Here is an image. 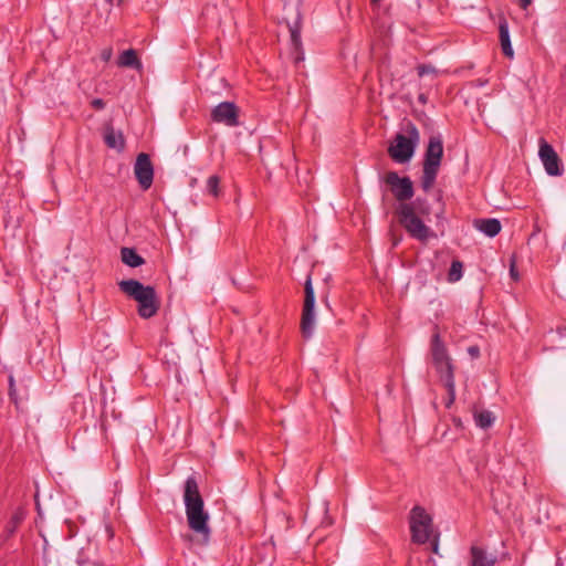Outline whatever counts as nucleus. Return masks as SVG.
<instances>
[{"label": "nucleus", "mask_w": 566, "mask_h": 566, "mask_svg": "<svg viewBox=\"0 0 566 566\" xmlns=\"http://www.w3.org/2000/svg\"><path fill=\"white\" fill-rule=\"evenodd\" d=\"M9 382H10V397L13 399V395H14V390H13V378L10 377L9 378Z\"/></svg>", "instance_id": "72a5a7b5"}, {"label": "nucleus", "mask_w": 566, "mask_h": 566, "mask_svg": "<svg viewBox=\"0 0 566 566\" xmlns=\"http://www.w3.org/2000/svg\"><path fill=\"white\" fill-rule=\"evenodd\" d=\"M437 200H438V201H440V202H441V200H442V191H441V190H439V191L437 192Z\"/></svg>", "instance_id": "f704fd0d"}, {"label": "nucleus", "mask_w": 566, "mask_h": 566, "mask_svg": "<svg viewBox=\"0 0 566 566\" xmlns=\"http://www.w3.org/2000/svg\"><path fill=\"white\" fill-rule=\"evenodd\" d=\"M119 290L138 303L137 313L142 318L155 316L160 307L155 287L144 285L137 280L129 279L118 282Z\"/></svg>", "instance_id": "7ed1b4c3"}, {"label": "nucleus", "mask_w": 566, "mask_h": 566, "mask_svg": "<svg viewBox=\"0 0 566 566\" xmlns=\"http://www.w3.org/2000/svg\"><path fill=\"white\" fill-rule=\"evenodd\" d=\"M430 353H431L432 364H433L434 369L439 376L440 381L443 385L455 384V381H454L455 366L453 364L451 356L449 355L446 344L441 339V336L438 332H436L431 337Z\"/></svg>", "instance_id": "423d86ee"}, {"label": "nucleus", "mask_w": 566, "mask_h": 566, "mask_svg": "<svg viewBox=\"0 0 566 566\" xmlns=\"http://www.w3.org/2000/svg\"><path fill=\"white\" fill-rule=\"evenodd\" d=\"M291 45L294 50V63L297 64L304 60V52L301 40V14L297 13L293 23H289Z\"/></svg>", "instance_id": "ddd939ff"}, {"label": "nucleus", "mask_w": 566, "mask_h": 566, "mask_svg": "<svg viewBox=\"0 0 566 566\" xmlns=\"http://www.w3.org/2000/svg\"><path fill=\"white\" fill-rule=\"evenodd\" d=\"M25 516H27V512L22 507H18L13 512L11 518L9 520V522L7 523L6 528H4L7 537H10L15 533L18 527L24 521Z\"/></svg>", "instance_id": "6ab92c4d"}, {"label": "nucleus", "mask_w": 566, "mask_h": 566, "mask_svg": "<svg viewBox=\"0 0 566 566\" xmlns=\"http://www.w3.org/2000/svg\"><path fill=\"white\" fill-rule=\"evenodd\" d=\"M73 405L76 406V405H84V397L83 396H75L74 397V401H73Z\"/></svg>", "instance_id": "2f4dec72"}, {"label": "nucleus", "mask_w": 566, "mask_h": 566, "mask_svg": "<svg viewBox=\"0 0 566 566\" xmlns=\"http://www.w3.org/2000/svg\"><path fill=\"white\" fill-rule=\"evenodd\" d=\"M76 563H77L78 566H86V565H91V564L96 566V563L91 560V558H90L88 548L87 549H82L78 553V556L76 558Z\"/></svg>", "instance_id": "393cba45"}, {"label": "nucleus", "mask_w": 566, "mask_h": 566, "mask_svg": "<svg viewBox=\"0 0 566 566\" xmlns=\"http://www.w3.org/2000/svg\"><path fill=\"white\" fill-rule=\"evenodd\" d=\"M91 106L97 111H101L105 107V102L102 98H94L91 102Z\"/></svg>", "instance_id": "bb28decb"}, {"label": "nucleus", "mask_w": 566, "mask_h": 566, "mask_svg": "<svg viewBox=\"0 0 566 566\" xmlns=\"http://www.w3.org/2000/svg\"><path fill=\"white\" fill-rule=\"evenodd\" d=\"M211 119L214 123L235 127L239 125V107L233 102H221L212 108Z\"/></svg>", "instance_id": "9d476101"}, {"label": "nucleus", "mask_w": 566, "mask_h": 566, "mask_svg": "<svg viewBox=\"0 0 566 566\" xmlns=\"http://www.w3.org/2000/svg\"><path fill=\"white\" fill-rule=\"evenodd\" d=\"M405 132L407 135L397 134L388 147L390 158L398 164L408 163L412 158L420 140L419 130L413 123L408 122Z\"/></svg>", "instance_id": "39448f33"}, {"label": "nucleus", "mask_w": 566, "mask_h": 566, "mask_svg": "<svg viewBox=\"0 0 566 566\" xmlns=\"http://www.w3.org/2000/svg\"><path fill=\"white\" fill-rule=\"evenodd\" d=\"M518 2H520L521 8L525 10L531 6L532 0H518Z\"/></svg>", "instance_id": "473e14b6"}, {"label": "nucleus", "mask_w": 566, "mask_h": 566, "mask_svg": "<svg viewBox=\"0 0 566 566\" xmlns=\"http://www.w3.org/2000/svg\"><path fill=\"white\" fill-rule=\"evenodd\" d=\"M220 178L217 175H212L208 178L206 184L207 193L218 197L220 193Z\"/></svg>", "instance_id": "5701e85b"}, {"label": "nucleus", "mask_w": 566, "mask_h": 566, "mask_svg": "<svg viewBox=\"0 0 566 566\" xmlns=\"http://www.w3.org/2000/svg\"><path fill=\"white\" fill-rule=\"evenodd\" d=\"M471 555V566H495L496 558L489 556L486 551L479 546H471L470 548Z\"/></svg>", "instance_id": "dca6fc26"}, {"label": "nucleus", "mask_w": 566, "mask_h": 566, "mask_svg": "<svg viewBox=\"0 0 566 566\" xmlns=\"http://www.w3.org/2000/svg\"><path fill=\"white\" fill-rule=\"evenodd\" d=\"M468 353L472 358H478L480 356V348L478 346H470Z\"/></svg>", "instance_id": "c85d7f7f"}, {"label": "nucleus", "mask_w": 566, "mask_h": 566, "mask_svg": "<svg viewBox=\"0 0 566 566\" xmlns=\"http://www.w3.org/2000/svg\"><path fill=\"white\" fill-rule=\"evenodd\" d=\"M432 552L438 554L439 552V539H438V536L434 537V539L432 541Z\"/></svg>", "instance_id": "c756f323"}, {"label": "nucleus", "mask_w": 566, "mask_h": 566, "mask_svg": "<svg viewBox=\"0 0 566 566\" xmlns=\"http://www.w3.org/2000/svg\"><path fill=\"white\" fill-rule=\"evenodd\" d=\"M184 504L189 528L201 537L203 544H207L211 534L209 513L205 510V502L193 475L188 476L185 481Z\"/></svg>", "instance_id": "f03ea898"}, {"label": "nucleus", "mask_w": 566, "mask_h": 566, "mask_svg": "<svg viewBox=\"0 0 566 566\" xmlns=\"http://www.w3.org/2000/svg\"><path fill=\"white\" fill-rule=\"evenodd\" d=\"M117 65L119 67H130L136 71H142L143 69V63L139 60L136 50L134 49L123 51L118 56Z\"/></svg>", "instance_id": "f3484780"}, {"label": "nucleus", "mask_w": 566, "mask_h": 566, "mask_svg": "<svg viewBox=\"0 0 566 566\" xmlns=\"http://www.w3.org/2000/svg\"><path fill=\"white\" fill-rule=\"evenodd\" d=\"M104 143L107 147L116 149L122 153L125 149V137L120 130H115L112 126L107 125L104 130Z\"/></svg>", "instance_id": "4468645a"}, {"label": "nucleus", "mask_w": 566, "mask_h": 566, "mask_svg": "<svg viewBox=\"0 0 566 566\" xmlns=\"http://www.w3.org/2000/svg\"><path fill=\"white\" fill-rule=\"evenodd\" d=\"M120 258L123 263L130 268H137L145 263V260L133 248H122Z\"/></svg>", "instance_id": "a211bd4d"}, {"label": "nucleus", "mask_w": 566, "mask_h": 566, "mask_svg": "<svg viewBox=\"0 0 566 566\" xmlns=\"http://www.w3.org/2000/svg\"><path fill=\"white\" fill-rule=\"evenodd\" d=\"M417 72H418V75L420 77H422L424 75H429V74H437L436 67L433 65H431V64H420V65H418Z\"/></svg>", "instance_id": "a878e982"}, {"label": "nucleus", "mask_w": 566, "mask_h": 566, "mask_svg": "<svg viewBox=\"0 0 566 566\" xmlns=\"http://www.w3.org/2000/svg\"><path fill=\"white\" fill-rule=\"evenodd\" d=\"M474 227L490 238L497 235L502 229L500 220L495 218L475 219Z\"/></svg>", "instance_id": "2eb2a0df"}, {"label": "nucleus", "mask_w": 566, "mask_h": 566, "mask_svg": "<svg viewBox=\"0 0 566 566\" xmlns=\"http://www.w3.org/2000/svg\"><path fill=\"white\" fill-rule=\"evenodd\" d=\"M419 101L421 103H426L427 98H426V96L423 94H421V95H419Z\"/></svg>", "instance_id": "c9c22d12"}, {"label": "nucleus", "mask_w": 566, "mask_h": 566, "mask_svg": "<svg viewBox=\"0 0 566 566\" xmlns=\"http://www.w3.org/2000/svg\"><path fill=\"white\" fill-rule=\"evenodd\" d=\"M447 389V398H446V401H444V406L447 408H450L453 403H454V400H455V384H447V385H443Z\"/></svg>", "instance_id": "b1692460"}, {"label": "nucleus", "mask_w": 566, "mask_h": 566, "mask_svg": "<svg viewBox=\"0 0 566 566\" xmlns=\"http://www.w3.org/2000/svg\"><path fill=\"white\" fill-rule=\"evenodd\" d=\"M113 55V50L111 48H106L101 52V59L104 62H108Z\"/></svg>", "instance_id": "cd10ccee"}, {"label": "nucleus", "mask_w": 566, "mask_h": 566, "mask_svg": "<svg viewBox=\"0 0 566 566\" xmlns=\"http://www.w3.org/2000/svg\"><path fill=\"white\" fill-rule=\"evenodd\" d=\"M134 174L139 186L144 190H147L151 187L154 181V166L148 154L140 153L137 155L134 165Z\"/></svg>", "instance_id": "9b49d317"}, {"label": "nucleus", "mask_w": 566, "mask_h": 566, "mask_svg": "<svg viewBox=\"0 0 566 566\" xmlns=\"http://www.w3.org/2000/svg\"><path fill=\"white\" fill-rule=\"evenodd\" d=\"M385 182L390 187V191L398 205L409 203L415 195L412 181L409 177H400L396 171H388L385 176Z\"/></svg>", "instance_id": "1a4fd4ad"}, {"label": "nucleus", "mask_w": 566, "mask_h": 566, "mask_svg": "<svg viewBox=\"0 0 566 566\" xmlns=\"http://www.w3.org/2000/svg\"><path fill=\"white\" fill-rule=\"evenodd\" d=\"M442 157L443 140L441 135L430 136L422 165L421 187L424 191H429L433 187L441 166Z\"/></svg>", "instance_id": "20e7f679"}, {"label": "nucleus", "mask_w": 566, "mask_h": 566, "mask_svg": "<svg viewBox=\"0 0 566 566\" xmlns=\"http://www.w3.org/2000/svg\"><path fill=\"white\" fill-rule=\"evenodd\" d=\"M443 214V208H441L440 212L437 213V217L440 218Z\"/></svg>", "instance_id": "e433bc0d"}, {"label": "nucleus", "mask_w": 566, "mask_h": 566, "mask_svg": "<svg viewBox=\"0 0 566 566\" xmlns=\"http://www.w3.org/2000/svg\"><path fill=\"white\" fill-rule=\"evenodd\" d=\"M499 33H500V42H501V46H502V51H503L504 55L512 57L513 49L511 45L509 25H507L506 21H503L500 23Z\"/></svg>", "instance_id": "aec40b11"}, {"label": "nucleus", "mask_w": 566, "mask_h": 566, "mask_svg": "<svg viewBox=\"0 0 566 566\" xmlns=\"http://www.w3.org/2000/svg\"><path fill=\"white\" fill-rule=\"evenodd\" d=\"M430 212L428 200L420 197L409 203L397 205L395 209L399 224L412 239L420 242H427L434 237V233L424 223V219L430 216Z\"/></svg>", "instance_id": "f257e3e1"}, {"label": "nucleus", "mask_w": 566, "mask_h": 566, "mask_svg": "<svg viewBox=\"0 0 566 566\" xmlns=\"http://www.w3.org/2000/svg\"><path fill=\"white\" fill-rule=\"evenodd\" d=\"M411 539L417 544H424L432 533V517L427 511L416 505L410 512Z\"/></svg>", "instance_id": "0eeeda50"}, {"label": "nucleus", "mask_w": 566, "mask_h": 566, "mask_svg": "<svg viewBox=\"0 0 566 566\" xmlns=\"http://www.w3.org/2000/svg\"><path fill=\"white\" fill-rule=\"evenodd\" d=\"M538 156L544 165L545 171L549 176H560L563 174L557 153L544 138L539 139Z\"/></svg>", "instance_id": "f8f14e48"}, {"label": "nucleus", "mask_w": 566, "mask_h": 566, "mask_svg": "<svg viewBox=\"0 0 566 566\" xmlns=\"http://www.w3.org/2000/svg\"><path fill=\"white\" fill-rule=\"evenodd\" d=\"M510 274H511V276H512L514 280H517V279H518V274H517V271H516V269H515L514 263H512V265H511Z\"/></svg>", "instance_id": "7c9ffc66"}, {"label": "nucleus", "mask_w": 566, "mask_h": 566, "mask_svg": "<svg viewBox=\"0 0 566 566\" xmlns=\"http://www.w3.org/2000/svg\"><path fill=\"white\" fill-rule=\"evenodd\" d=\"M380 0H370L371 3H378Z\"/></svg>", "instance_id": "4c0bfd02"}, {"label": "nucleus", "mask_w": 566, "mask_h": 566, "mask_svg": "<svg viewBox=\"0 0 566 566\" xmlns=\"http://www.w3.org/2000/svg\"><path fill=\"white\" fill-rule=\"evenodd\" d=\"M304 303L301 316V333L306 339L311 338L315 327V293L312 285L311 275L307 276L304 284Z\"/></svg>", "instance_id": "6e6552de"}, {"label": "nucleus", "mask_w": 566, "mask_h": 566, "mask_svg": "<svg viewBox=\"0 0 566 566\" xmlns=\"http://www.w3.org/2000/svg\"><path fill=\"white\" fill-rule=\"evenodd\" d=\"M474 420L478 427L481 429H488L493 424L495 417L489 410H481L474 412Z\"/></svg>", "instance_id": "412c9836"}, {"label": "nucleus", "mask_w": 566, "mask_h": 566, "mask_svg": "<svg viewBox=\"0 0 566 566\" xmlns=\"http://www.w3.org/2000/svg\"><path fill=\"white\" fill-rule=\"evenodd\" d=\"M463 264L462 262L454 260L448 272V281L451 283L458 282L462 277Z\"/></svg>", "instance_id": "4be33fe9"}]
</instances>
